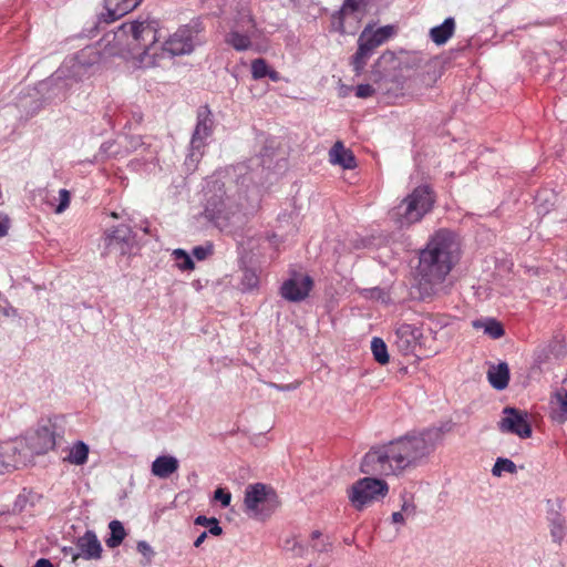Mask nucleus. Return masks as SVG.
I'll list each match as a JSON object with an SVG mask.
<instances>
[{"label":"nucleus","mask_w":567,"mask_h":567,"mask_svg":"<svg viewBox=\"0 0 567 567\" xmlns=\"http://www.w3.org/2000/svg\"><path fill=\"white\" fill-rule=\"evenodd\" d=\"M371 55H372L371 52H369L361 44H358V50L351 59V65L357 75H360L363 72V70L367 65V62Z\"/></svg>","instance_id":"c85d7f7f"},{"label":"nucleus","mask_w":567,"mask_h":567,"mask_svg":"<svg viewBox=\"0 0 567 567\" xmlns=\"http://www.w3.org/2000/svg\"><path fill=\"white\" fill-rule=\"evenodd\" d=\"M267 76L274 82H278L280 80V74L276 70L269 69Z\"/></svg>","instance_id":"a18cd8bd"},{"label":"nucleus","mask_w":567,"mask_h":567,"mask_svg":"<svg viewBox=\"0 0 567 567\" xmlns=\"http://www.w3.org/2000/svg\"><path fill=\"white\" fill-rule=\"evenodd\" d=\"M89 452L90 450L87 444L83 441H78L72 445L64 461L74 465H83L87 462Z\"/></svg>","instance_id":"a878e982"},{"label":"nucleus","mask_w":567,"mask_h":567,"mask_svg":"<svg viewBox=\"0 0 567 567\" xmlns=\"http://www.w3.org/2000/svg\"><path fill=\"white\" fill-rule=\"evenodd\" d=\"M137 550L143 556L147 557V561H150L151 557L154 555L152 547L144 540L137 543Z\"/></svg>","instance_id":"79ce46f5"},{"label":"nucleus","mask_w":567,"mask_h":567,"mask_svg":"<svg viewBox=\"0 0 567 567\" xmlns=\"http://www.w3.org/2000/svg\"><path fill=\"white\" fill-rule=\"evenodd\" d=\"M214 188L219 194L207 199L206 213L215 225L221 230H228L243 224L244 215L240 207L234 197L226 194L224 184L215 182Z\"/></svg>","instance_id":"20e7f679"},{"label":"nucleus","mask_w":567,"mask_h":567,"mask_svg":"<svg viewBox=\"0 0 567 567\" xmlns=\"http://www.w3.org/2000/svg\"><path fill=\"white\" fill-rule=\"evenodd\" d=\"M549 530L553 540L560 544L566 536L567 528L565 519L559 514H555L554 518H551Z\"/></svg>","instance_id":"cd10ccee"},{"label":"nucleus","mask_w":567,"mask_h":567,"mask_svg":"<svg viewBox=\"0 0 567 567\" xmlns=\"http://www.w3.org/2000/svg\"><path fill=\"white\" fill-rule=\"evenodd\" d=\"M383 59H385V54L381 55V58L378 60V63H380V61Z\"/></svg>","instance_id":"603ef678"},{"label":"nucleus","mask_w":567,"mask_h":567,"mask_svg":"<svg viewBox=\"0 0 567 567\" xmlns=\"http://www.w3.org/2000/svg\"><path fill=\"white\" fill-rule=\"evenodd\" d=\"M460 257V243L456 235L440 229L429 239L420 252L419 271L429 284H441L451 272Z\"/></svg>","instance_id":"7ed1b4c3"},{"label":"nucleus","mask_w":567,"mask_h":567,"mask_svg":"<svg viewBox=\"0 0 567 567\" xmlns=\"http://www.w3.org/2000/svg\"><path fill=\"white\" fill-rule=\"evenodd\" d=\"M213 132L214 120L209 106H199L197 110V123L190 140L192 156H195L196 152L199 156L203 155L206 140L212 136Z\"/></svg>","instance_id":"9b49d317"},{"label":"nucleus","mask_w":567,"mask_h":567,"mask_svg":"<svg viewBox=\"0 0 567 567\" xmlns=\"http://www.w3.org/2000/svg\"><path fill=\"white\" fill-rule=\"evenodd\" d=\"M420 328L410 323H399L394 333V347L403 355H414L419 359L436 354V348L426 347L422 341Z\"/></svg>","instance_id":"39448f33"},{"label":"nucleus","mask_w":567,"mask_h":567,"mask_svg":"<svg viewBox=\"0 0 567 567\" xmlns=\"http://www.w3.org/2000/svg\"><path fill=\"white\" fill-rule=\"evenodd\" d=\"M62 553L65 556H71V558H72L74 556V554H78V549H75L73 547H63L62 548Z\"/></svg>","instance_id":"de8ad7c7"},{"label":"nucleus","mask_w":567,"mask_h":567,"mask_svg":"<svg viewBox=\"0 0 567 567\" xmlns=\"http://www.w3.org/2000/svg\"><path fill=\"white\" fill-rule=\"evenodd\" d=\"M269 66L265 59H255L251 62V76L254 80H260L267 76Z\"/></svg>","instance_id":"72a5a7b5"},{"label":"nucleus","mask_w":567,"mask_h":567,"mask_svg":"<svg viewBox=\"0 0 567 567\" xmlns=\"http://www.w3.org/2000/svg\"><path fill=\"white\" fill-rule=\"evenodd\" d=\"M105 252L107 255H130L135 245V234L127 225H117L105 233Z\"/></svg>","instance_id":"9d476101"},{"label":"nucleus","mask_w":567,"mask_h":567,"mask_svg":"<svg viewBox=\"0 0 567 567\" xmlns=\"http://www.w3.org/2000/svg\"><path fill=\"white\" fill-rule=\"evenodd\" d=\"M192 252L197 260H204L212 254V247L196 246Z\"/></svg>","instance_id":"ea45409f"},{"label":"nucleus","mask_w":567,"mask_h":567,"mask_svg":"<svg viewBox=\"0 0 567 567\" xmlns=\"http://www.w3.org/2000/svg\"><path fill=\"white\" fill-rule=\"evenodd\" d=\"M33 567H53L52 563L47 558H40Z\"/></svg>","instance_id":"c03bdc74"},{"label":"nucleus","mask_w":567,"mask_h":567,"mask_svg":"<svg viewBox=\"0 0 567 567\" xmlns=\"http://www.w3.org/2000/svg\"><path fill=\"white\" fill-rule=\"evenodd\" d=\"M163 51L171 55L188 54L194 50L193 31L188 27L179 28L162 45Z\"/></svg>","instance_id":"4468645a"},{"label":"nucleus","mask_w":567,"mask_h":567,"mask_svg":"<svg viewBox=\"0 0 567 567\" xmlns=\"http://www.w3.org/2000/svg\"><path fill=\"white\" fill-rule=\"evenodd\" d=\"M143 0H104L105 18L104 21L113 22L132 10H134Z\"/></svg>","instance_id":"6ab92c4d"},{"label":"nucleus","mask_w":567,"mask_h":567,"mask_svg":"<svg viewBox=\"0 0 567 567\" xmlns=\"http://www.w3.org/2000/svg\"><path fill=\"white\" fill-rule=\"evenodd\" d=\"M75 545L78 554L72 557V563H76L79 558L97 560L102 557V545L93 530H86L76 539Z\"/></svg>","instance_id":"dca6fc26"},{"label":"nucleus","mask_w":567,"mask_h":567,"mask_svg":"<svg viewBox=\"0 0 567 567\" xmlns=\"http://www.w3.org/2000/svg\"><path fill=\"white\" fill-rule=\"evenodd\" d=\"M472 326L474 329H482L492 339H499L505 334L504 327L494 318L474 320Z\"/></svg>","instance_id":"393cba45"},{"label":"nucleus","mask_w":567,"mask_h":567,"mask_svg":"<svg viewBox=\"0 0 567 567\" xmlns=\"http://www.w3.org/2000/svg\"><path fill=\"white\" fill-rule=\"evenodd\" d=\"M362 4H365V0H344L343 6L339 11L340 18L358 11Z\"/></svg>","instance_id":"f704fd0d"},{"label":"nucleus","mask_w":567,"mask_h":567,"mask_svg":"<svg viewBox=\"0 0 567 567\" xmlns=\"http://www.w3.org/2000/svg\"><path fill=\"white\" fill-rule=\"evenodd\" d=\"M275 388L280 390V391L295 389V386H292L291 384H287V385H277V384H275Z\"/></svg>","instance_id":"8fccbe9b"},{"label":"nucleus","mask_w":567,"mask_h":567,"mask_svg":"<svg viewBox=\"0 0 567 567\" xmlns=\"http://www.w3.org/2000/svg\"><path fill=\"white\" fill-rule=\"evenodd\" d=\"M244 505L247 514L265 517L279 505V499L272 487L256 483L246 487Z\"/></svg>","instance_id":"0eeeda50"},{"label":"nucleus","mask_w":567,"mask_h":567,"mask_svg":"<svg viewBox=\"0 0 567 567\" xmlns=\"http://www.w3.org/2000/svg\"><path fill=\"white\" fill-rule=\"evenodd\" d=\"M487 378L494 389L504 390L509 382V369L507 363L501 362L497 365H493L487 372Z\"/></svg>","instance_id":"4be33fe9"},{"label":"nucleus","mask_w":567,"mask_h":567,"mask_svg":"<svg viewBox=\"0 0 567 567\" xmlns=\"http://www.w3.org/2000/svg\"><path fill=\"white\" fill-rule=\"evenodd\" d=\"M60 203L55 208V213L61 214L63 213L70 205V192L66 189H60L59 192Z\"/></svg>","instance_id":"c9c22d12"},{"label":"nucleus","mask_w":567,"mask_h":567,"mask_svg":"<svg viewBox=\"0 0 567 567\" xmlns=\"http://www.w3.org/2000/svg\"><path fill=\"white\" fill-rule=\"evenodd\" d=\"M550 405L553 409L554 417L563 423L567 421V390L560 388L556 390L550 398Z\"/></svg>","instance_id":"5701e85b"},{"label":"nucleus","mask_w":567,"mask_h":567,"mask_svg":"<svg viewBox=\"0 0 567 567\" xmlns=\"http://www.w3.org/2000/svg\"><path fill=\"white\" fill-rule=\"evenodd\" d=\"M0 567H3L2 565H0Z\"/></svg>","instance_id":"5fc2aeb1"},{"label":"nucleus","mask_w":567,"mask_h":567,"mask_svg":"<svg viewBox=\"0 0 567 567\" xmlns=\"http://www.w3.org/2000/svg\"><path fill=\"white\" fill-rule=\"evenodd\" d=\"M340 31L341 33H344V30H343V27H342V22L340 21Z\"/></svg>","instance_id":"3c124183"},{"label":"nucleus","mask_w":567,"mask_h":567,"mask_svg":"<svg viewBox=\"0 0 567 567\" xmlns=\"http://www.w3.org/2000/svg\"><path fill=\"white\" fill-rule=\"evenodd\" d=\"M321 536V533L318 530H315L311 534V546L318 551L327 550V544L323 540H320Z\"/></svg>","instance_id":"4c0bfd02"},{"label":"nucleus","mask_w":567,"mask_h":567,"mask_svg":"<svg viewBox=\"0 0 567 567\" xmlns=\"http://www.w3.org/2000/svg\"><path fill=\"white\" fill-rule=\"evenodd\" d=\"M392 522L393 523H403L404 518L401 512H395L392 514Z\"/></svg>","instance_id":"09e8293b"},{"label":"nucleus","mask_w":567,"mask_h":567,"mask_svg":"<svg viewBox=\"0 0 567 567\" xmlns=\"http://www.w3.org/2000/svg\"><path fill=\"white\" fill-rule=\"evenodd\" d=\"M113 218H118L117 214L116 213H112L111 215Z\"/></svg>","instance_id":"864d4df0"},{"label":"nucleus","mask_w":567,"mask_h":567,"mask_svg":"<svg viewBox=\"0 0 567 567\" xmlns=\"http://www.w3.org/2000/svg\"><path fill=\"white\" fill-rule=\"evenodd\" d=\"M375 93V90L370 84H359L355 87V96L360 99H367L373 96Z\"/></svg>","instance_id":"e433bc0d"},{"label":"nucleus","mask_w":567,"mask_h":567,"mask_svg":"<svg viewBox=\"0 0 567 567\" xmlns=\"http://www.w3.org/2000/svg\"><path fill=\"white\" fill-rule=\"evenodd\" d=\"M8 230H9L8 219H4V221L0 220V237L7 236Z\"/></svg>","instance_id":"37998d69"},{"label":"nucleus","mask_w":567,"mask_h":567,"mask_svg":"<svg viewBox=\"0 0 567 567\" xmlns=\"http://www.w3.org/2000/svg\"><path fill=\"white\" fill-rule=\"evenodd\" d=\"M389 493L385 481L375 477L358 480L348 489V497L357 511H362L374 502L383 499Z\"/></svg>","instance_id":"423d86ee"},{"label":"nucleus","mask_w":567,"mask_h":567,"mask_svg":"<svg viewBox=\"0 0 567 567\" xmlns=\"http://www.w3.org/2000/svg\"><path fill=\"white\" fill-rule=\"evenodd\" d=\"M207 538V532H203L194 542L195 547H199Z\"/></svg>","instance_id":"49530a36"},{"label":"nucleus","mask_w":567,"mask_h":567,"mask_svg":"<svg viewBox=\"0 0 567 567\" xmlns=\"http://www.w3.org/2000/svg\"><path fill=\"white\" fill-rule=\"evenodd\" d=\"M258 277L251 272V271H246L245 275H244V285L249 288V289H252V288H256L258 286Z\"/></svg>","instance_id":"a19ab883"},{"label":"nucleus","mask_w":567,"mask_h":567,"mask_svg":"<svg viewBox=\"0 0 567 567\" xmlns=\"http://www.w3.org/2000/svg\"><path fill=\"white\" fill-rule=\"evenodd\" d=\"M313 287V280L310 276H303L300 279L290 278L280 287V295L284 299L292 302L305 300Z\"/></svg>","instance_id":"2eb2a0df"},{"label":"nucleus","mask_w":567,"mask_h":567,"mask_svg":"<svg viewBox=\"0 0 567 567\" xmlns=\"http://www.w3.org/2000/svg\"><path fill=\"white\" fill-rule=\"evenodd\" d=\"M159 23L151 18L124 22L112 33H106L96 44L82 49L76 59L82 65H93L112 56L140 58L148 55L159 39Z\"/></svg>","instance_id":"f257e3e1"},{"label":"nucleus","mask_w":567,"mask_h":567,"mask_svg":"<svg viewBox=\"0 0 567 567\" xmlns=\"http://www.w3.org/2000/svg\"><path fill=\"white\" fill-rule=\"evenodd\" d=\"M371 350L374 360L380 364L389 363V353L385 342L381 338H373L371 341Z\"/></svg>","instance_id":"c756f323"},{"label":"nucleus","mask_w":567,"mask_h":567,"mask_svg":"<svg viewBox=\"0 0 567 567\" xmlns=\"http://www.w3.org/2000/svg\"><path fill=\"white\" fill-rule=\"evenodd\" d=\"M214 497L219 501L224 507L228 506L231 501V494L223 488H217Z\"/></svg>","instance_id":"58836bf2"},{"label":"nucleus","mask_w":567,"mask_h":567,"mask_svg":"<svg viewBox=\"0 0 567 567\" xmlns=\"http://www.w3.org/2000/svg\"><path fill=\"white\" fill-rule=\"evenodd\" d=\"M178 461L174 456H158L152 463V474L159 478H167L178 470Z\"/></svg>","instance_id":"412c9836"},{"label":"nucleus","mask_w":567,"mask_h":567,"mask_svg":"<svg viewBox=\"0 0 567 567\" xmlns=\"http://www.w3.org/2000/svg\"><path fill=\"white\" fill-rule=\"evenodd\" d=\"M257 34V24L254 17L243 13L236 25L225 35V43L236 51H247L252 45Z\"/></svg>","instance_id":"1a4fd4ad"},{"label":"nucleus","mask_w":567,"mask_h":567,"mask_svg":"<svg viewBox=\"0 0 567 567\" xmlns=\"http://www.w3.org/2000/svg\"><path fill=\"white\" fill-rule=\"evenodd\" d=\"M20 463V447L16 441L0 443V474L10 472Z\"/></svg>","instance_id":"a211bd4d"},{"label":"nucleus","mask_w":567,"mask_h":567,"mask_svg":"<svg viewBox=\"0 0 567 567\" xmlns=\"http://www.w3.org/2000/svg\"><path fill=\"white\" fill-rule=\"evenodd\" d=\"M393 34L394 28L392 25H384L377 30L367 27L359 35L358 44L373 53L377 48L386 42Z\"/></svg>","instance_id":"f3484780"},{"label":"nucleus","mask_w":567,"mask_h":567,"mask_svg":"<svg viewBox=\"0 0 567 567\" xmlns=\"http://www.w3.org/2000/svg\"><path fill=\"white\" fill-rule=\"evenodd\" d=\"M503 413L504 416L499 422V430L502 432L513 433L522 439L532 436V426L526 411L515 408H505Z\"/></svg>","instance_id":"f8f14e48"},{"label":"nucleus","mask_w":567,"mask_h":567,"mask_svg":"<svg viewBox=\"0 0 567 567\" xmlns=\"http://www.w3.org/2000/svg\"><path fill=\"white\" fill-rule=\"evenodd\" d=\"M195 524L200 526H209V533L214 536H219L223 533L221 527L219 526V522L215 517H206L199 515L195 518Z\"/></svg>","instance_id":"473e14b6"},{"label":"nucleus","mask_w":567,"mask_h":567,"mask_svg":"<svg viewBox=\"0 0 567 567\" xmlns=\"http://www.w3.org/2000/svg\"><path fill=\"white\" fill-rule=\"evenodd\" d=\"M56 444V433L53 424L39 426L28 437V446L32 453L42 455L53 450Z\"/></svg>","instance_id":"ddd939ff"},{"label":"nucleus","mask_w":567,"mask_h":567,"mask_svg":"<svg viewBox=\"0 0 567 567\" xmlns=\"http://www.w3.org/2000/svg\"><path fill=\"white\" fill-rule=\"evenodd\" d=\"M330 163L339 165L344 169H352L357 166L355 157L349 148H346L341 141L333 144L329 151Z\"/></svg>","instance_id":"aec40b11"},{"label":"nucleus","mask_w":567,"mask_h":567,"mask_svg":"<svg viewBox=\"0 0 567 567\" xmlns=\"http://www.w3.org/2000/svg\"><path fill=\"white\" fill-rule=\"evenodd\" d=\"M454 30V19L446 18L442 24L436 25L430 30V38L435 44L442 45L446 43L450 38H452Z\"/></svg>","instance_id":"b1692460"},{"label":"nucleus","mask_w":567,"mask_h":567,"mask_svg":"<svg viewBox=\"0 0 567 567\" xmlns=\"http://www.w3.org/2000/svg\"><path fill=\"white\" fill-rule=\"evenodd\" d=\"M433 206V198L426 187H417L398 207L401 225L419 221Z\"/></svg>","instance_id":"6e6552de"},{"label":"nucleus","mask_w":567,"mask_h":567,"mask_svg":"<svg viewBox=\"0 0 567 567\" xmlns=\"http://www.w3.org/2000/svg\"><path fill=\"white\" fill-rule=\"evenodd\" d=\"M109 528L111 530L110 537L106 539V545L110 548H115L122 544L126 536V532L124 526L120 520H112L109 524Z\"/></svg>","instance_id":"bb28decb"},{"label":"nucleus","mask_w":567,"mask_h":567,"mask_svg":"<svg viewBox=\"0 0 567 567\" xmlns=\"http://www.w3.org/2000/svg\"><path fill=\"white\" fill-rule=\"evenodd\" d=\"M441 436L439 429H429L372 449L364 455L360 470L368 475H396L432 453Z\"/></svg>","instance_id":"f03ea898"},{"label":"nucleus","mask_w":567,"mask_h":567,"mask_svg":"<svg viewBox=\"0 0 567 567\" xmlns=\"http://www.w3.org/2000/svg\"><path fill=\"white\" fill-rule=\"evenodd\" d=\"M174 260L176 261V266L178 269L185 271V270H193L195 268V264L190 256L183 249H175L173 251Z\"/></svg>","instance_id":"7c9ffc66"},{"label":"nucleus","mask_w":567,"mask_h":567,"mask_svg":"<svg viewBox=\"0 0 567 567\" xmlns=\"http://www.w3.org/2000/svg\"><path fill=\"white\" fill-rule=\"evenodd\" d=\"M517 468L515 463L512 460L508 458H497L493 468L492 473L494 476H501L503 472H507L511 474L516 473Z\"/></svg>","instance_id":"2f4dec72"}]
</instances>
